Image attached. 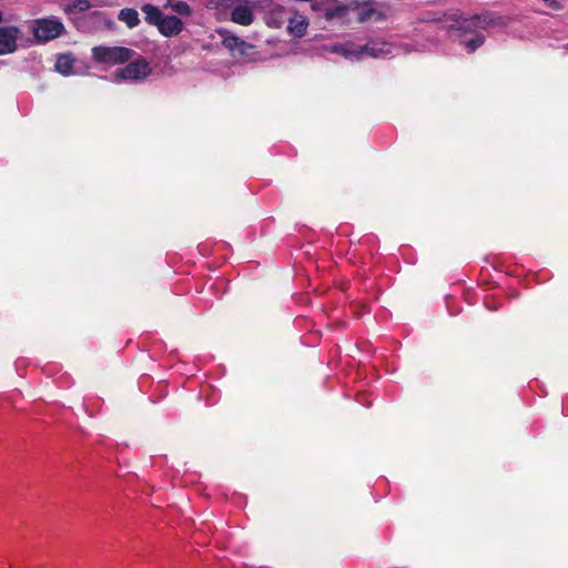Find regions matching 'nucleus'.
<instances>
[{
  "instance_id": "nucleus-4",
  "label": "nucleus",
  "mask_w": 568,
  "mask_h": 568,
  "mask_svg": "<svg viewBox=\"0 0 568 568\" xmlns=\"http://www.w3.org/2000/svg\"><path fill=\"white\" fill-rule=\"evenodd\" d=\"M216 32L220 37H222L223 47L227 49L234 58L247 57L254 49L253 44L247 43L245 40L231 33V31L227 29L220 28L216 30Z\"/></svg>"
},
{
  "instance_id": "nucleus-16",
  "label": "nucleus",
  "mask_w": 568,
  "mask_h": 568,
  "mask_svg": "<svg viewBox=\"0 0 568 568\" xmlns=\"http://www.w3.org/2000/svg\"><path fill=\"white\" fill-rule=\"evenodd\" d=\"M348 9L346 6L343 4H336L334 7H329L325 11V17L327 19H335V18H344L347 13Z\"/></svg>"
},
{
  "instance_id": "nucleus-14",
  "label": "nucleus",
  "mask_w": 568,
  "mask_h": 568,
  "mask_svg": "<svg viewBox=\"0 0 568 568\" xmlns=\"http://www.w3.org/2000/svg\"><path fill=\"white\" fill-rule=\"evenodd\" d=\"M165 8H171L174 12H176L180 16L189 17L192 14L191 6L185 1L168 0Z\"/></svg>"
},
{
  "instance_id": "nucleus-19",
  "label": "nucleus",
  "mask_w": 568,
  "mask_h": 568,
  "mask_svg": "<svg viewBox=\"0 0 568 568\" xmlns=\"http://www.w3.org/2000/svg\"><path fill=\"white\" fill-rule=\"evenodd\" d=\"M376 13L378 14V18L383 17V14L381 12H377L374 8L365 7L358 13V21L359 22H365V21L372 19L373 16L376 14Z\"/></svg>"
},
{
  "instance_id": "nucleus-6",
  "label": "nucleus",
  "mask_w": 568,
  "mask_h": 568,
  "mask_svg": "<svg viewBox=\"0 0 568 568\" xmlns=\"http://www.w3.org/2000/svg\"><path fill=\"white\" fill-rule=\"evenodd\" d=\"M20 29L16 26L0 27V54H9L17 50Z\"/></svg>"
},
{
  "instance_id": "nucleus-3",
  "label": "nucleus",
  "mask_w": 568,
  "mask_h": 568,
  "mask_svg": "<svg viewBox=\"0 0 568 568\" xmlns=\"http://www.w3.org/2000/svg\"><path fill=\"white\" fill-rule=\"evenodd\" d=\"M448 20L455 22L448 27V31H457L459 34L475 32L477 29H485L491 23L485 14H475L469 18H464L459 12H453L446 16Z\"/></svg>"
},
{
  "instance_id": "nucleus-5",
  "label": "nucleus",
  "mask_w": 568,
  "mask_h": 568,
  "mask_svg": "<svg viewBox=\"0 0 568 568\" xmlns=\"http://www.w3.org/2000/svg\"><path fill=\"white\" fill-rule=\"evenodd\" d=\"M152 72L150 62L140 57L134 61L129 62L124 68L116 71V77L121 80L140 81L146 79Z\"/></svg>"
},
{
  "instance_id": "nucleus-15",
  "label": "nucleus",
  "mask_w": 568,
  "mask_h": 568,
  "mask_svg": "<svg viewBox=\"0 0 568 568\" xmlns=\"http://www.w3.org/2000/svg\"><path fill=\"white\" fill-rule=\"evenodd\" d=\"M92 7L89 0H72L65 7L67 13L85 12Z\"/></svg>"
},
{
  "instance_id": "nucleus-12",
  "label": "nucleus",
  "mask_w": 568,
  "mask_h": 568,
  "mask_svg": "<svg viewBox=\"0 0 568 568\" xmlns=\"http://www.w3.org/2000/svg\"><path fill=\"white\" fill-rule=\"evenodd\" d=\"M307 21L304 18H290L287 24V31L290 34H293L296 38H302L305 36L307 30Z\"/></svg>"
},
{
  "instance_id": "nucleus-9",
  "label": "nucleus",
  "mask_w": 568,
  "mask_h": 568,
  "mask_svg": "<svg viewBox=\"0 0 568 568\" xmlns=\"http://www.w3.org/2000/svg\"><path fill=\"white\" fill-rule=\"evenodd\" d=\"M141 10L144 13V20L149 24L155 26L156 28L159 27L160 22L164 18V14L162 13V11L156 6H154L152 3H144L141 7Z\"/></svg>"
},
{
  "instance_id": "nucleus-17",
  "label": "nucleus",
  "mask_w": 568,
  "mask_h": 568,
  "mask_svg": "<svg viewBox=\"0 0 568 568\" xmlns=\"http://www.w3.org/2000/svg\"><path fill=\"white\" fill-rule=\"evenodd\" d=\"M284 11L285 10L282 7H278V8H275L274 10H272L270 13L267 24L270 27L281 28L283 24L282 14L284 13Z\"/></svg>"
},
{
  "instance_id": "nucleus-11",
  "label": "nucleus",
  "mask_w": 568,
  "mask_h": 568,
  "mask_svg": "<svg viewBox=\"0 0 568 568\" xmlns=\"http://www.w3.org/2000/svg\"><path fill=\"white\" fill-rule=\"evenodd\" d=\"M118 18L130 29L138 27L140 23L139 12L133 8L121 9Z\"/></svg>"
},
{
  "instance_id": "nucleus-20",
  "label": "nucleus",
  "mask_w": 568,
  "mask_h": 568,
  "mask_svg": "<svg viewBox=\"0 0 568 568\" xmlns=\"http://www.w3.org/2000/svg\"><path fill=\"white\" fill-rule=\"evenodd\" d=\"M549 6L555 10H560L562 8V4L559 0H551Z\"/></svg>"
},
{
  "instance_id": "nucleus-10",
  "label": "nucleus",
  "mask_w": 568,
  "mask_h": 568,
  "mask_svg": "<svg viewBox=\"0 0 568 568\" xmlns=\"http://www.w3.org/2000/svg\"><path fill=\"white\" fill-rule=\"evenodd\" d=\"M74 61V58L70 53L60 54L57 58L54 68L59 73L69 75L72 73Z\"/></svg>"
},
{
  "instance_id": "nucleus-13",
  "label": "nucleus",
  "mask_w": 568,
  "mask_h": 568,
  "mask_svg": "<svg viewBox=\"0 0 568 568\" xmlns=\"http://www.w3.org/2000/svg\"><path fill=\"white\" fill-rule=\"evenodd\" d=\"M362 52L373 58H381L389 53V44L387 43H368L362 48Z\"/></svg>"
},
{
  "instance_id": "nucleus-21",
  "label": "nucleus",
  "mask_w": 568,
  "mask_h": 568,
  "mask_svg": "<svg viewBox=\"0 0 568 568\" xmlns=\"http://www.w3.org/2000/svg\"><path fill=\"white\" fill-rule=\"evenodd\" d=\"M2 21V13L0 12V22Z\"/></svg>"
},
{
  "instance_id": "nucleus-8",
  "label": "nucleus",
  "mask_w": 568,
  "mask_h": 568,
  "mask_svg": "<svg viewBox=\"0 0 568 568\" xmlns=\"http://www.w3.org/2000/svg\"><path fill=\"white\" fill-rule=\"evenodd\" d=\"M158 30L162 36L171 38L178 36L183 30V22L176 16H164Z\"/></svg>"
},
{
  "instance_id": "nucleus-7",
  "label": "nucleus",
  "mask_w": 568,
  "mask_h": 568,
  "mask_svg": "<svg viewBox=\"0 0 568 568\" xmlns=\"http://www.w3.org/2000/svg\"><path fill=\"white\" fill-rule=\"evenodd\" d=\"M230 19L232 22L247 27L253 23L254 14L247 1L241 2L231 10Z\"/></svg>"
},
{
  "instance_id": "nucleus-2",
  "label": "nucleus",
  "mask_w": 568,
  "mask_h": 568,
  "mask_svg": "<svg viewBox=\"0 0 568 568\" xmlns=\"http://www.w3.org/2000/svg\"><path fill=\"white\" fill-rule=\"evenodd\" d=\"M33 37L38 43H45L65 32L64 24L58 19L40 18L32 22Z\"/></svg>"
},
{
  "instance_id": "nucleus-18",
  "label": "nucleus",
  "mask_w": 568,
  "mask_h": 568,
  "mask_svg": "<svg viewBox=\"0 0 568 568\" xmlns=\"http://www.w3.org/2000/svg\"><path fill=\"white\" fill-rule=\"evenodd\" d=\"M485 42V36L481 33H476L471 39L466 41L464 44L468 49L469 53L475 52L479 47H481Z\"/></svg>"
},
{
  "instance_id": "nucleus-1",
  "label": "nucleus",
  "mask_w": 568,
  "mask_h": 568,
  "mask_svg": "<svg viewBox=\"0 0 568 568\" xmlns=\"http://www.w3.org/2000/svg\"><path fill=\"white\" fill-rule=\"evenodd\" d=\"M135 51L125 47L97 45L92 48V59L98 63L122 64L129 62Z\"/></svg>"
}]
</instances>
